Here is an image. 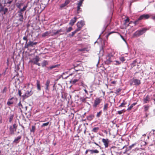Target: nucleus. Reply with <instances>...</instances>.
Here are the masks:
<instances>
[{
  "label": "nucleus",
  "instance_id": "obj_1",
  "mask_svg": "<svg viewBox=\"0 0 155 155\" xmlns=\"http://www.w3.org/2000/svg\"><path fill=\"white\" fill-rule=\"evenodd\" d=\"M107 151L109 152V154H107V155H113L114 154L115 155L120 154L118 148L115 146L112 147L110 150H108Z\"/></svg>",
  "mask_w": 155,
  "mask_h": 155
},
{
  "label": "nucleus",
  "instance_id": "obj_2",
  "mask_svg": "<svg viewBox=\"0 0 155 155\" xmlns=\"http://www.w3.org/2000/svg\"><path fill=\"white\" fill-rule=\"evenodd\" d=\"M114 59V56L111 53H108L106 56V60L105 61V63L107 64H111Z\"/></svg>",
  "mask_w": 155,
  "mask_h": 155
},
{
  "label": "nucleus",
  "instance_id": "obj_3",
  "mask_svg": "<svg viewBox=\"0 0 155 155\" xmlns=\"http://www.w3.org/2000/svg\"><path fill=\"white\" fill-rule=\"evenodd\" d=\"M27 6V5L24 6L22 9L19 10L18 12V16L19 18V20L21 21H23L24 19L23 13L24 11L26 10Z\"/></svg>",
  "mask_w": 155,
  "mask_h": 155
},
{
  "label": "nucleus",
  "instance_id": "obj_4",
  "mask_svg": "<svg viewBox=\"0 0 155 155\" xmlns=\"http://www.w3.org/2000/svg\"><path fill=\"white\" fill-rule=\"evenodd\" d=\"M147 30V29L145 28H143L142 29L138 30L134 33L133 37L134 38L139 37L145 33Z\"/></svg>",
  "mask_w": 155,
  "mask_h": 155
},
{
  "label": "nucleus",
  "instance_id": "obj_5",
  "mask_svg": "<svg viewBox=\"0 0 155 155\" xmlns=\"http://www.w3.org/2000/svg\"><path fill=\"white\" fill-rule=\"evenodd\" d=\"M102 101V99L101 97H96L94 101L93 107L94 108H96L100 104Z\"/></svg>",
  "mask_w": 155,
  "mask_h": 155
},
{
  "label": "nucleus",
  "instance_id": "obj_6",
  "mask_svg": "<svg viewBox=\"0 0 155 155\" xmlns=\"http://www.w3.org/2000/svg\"><path fill=\"white\" fill-rule=\"evenodd\" d=\"M17 125L15 124H14L13 126H10L9 127V133L10 134L13 135L14 134V132L16 130Z\"/></svg>",
  "mask_w": 155,
  "mask_h": 155
},
{
  "label": "nucleus",
  "instance_id": "obj_7",
  "mask_svg": "<svg viewBox=\"0 0 155 155\" xmlns=\"http://www.w3.org/2000/svg\"><path fill=\"white\" fill-rule=\"evenodd\" d=\"M37 42H33L30 41L28 43H25V48H28L29 47H33L34 45H36L37 44Z\"/></svg>",
  "mask_w": 155,
  "mask_h": 155
},
{
  "label": "nucleus",
  "instance_id": "obj_8",
  "mask_svg": "<svg viewBox=\"0 0 155 155\" xmlns=\"http://www.w3.org/2000/svg\"><path fill=\"white\" fill-rule=\"evenodd\" d=\"M33 93V92L31 90H28L22 96V97L24 99H25L31 95Z\"/></svg>",
  "mask_w": 155,
  "mask_h": 155
},
{
  "label": "nucleus",
  "instance_id": "obj_9",
  "mask_svg": "<svg viewBox=\"0 0 155 155\" xmlns=\"http://www.w3.org/2000/svg\"><path fill=\"white\" fill-rule=\"evenodd\" d=\"M132 83L130 84L131 85L133 84L134 83V85H139L140 84V81L138 79L135 78H134L132 80Z\"/></svg>",
  "mask_w": 155,
  "mask_h": 155
},
{
  "label": "nucleus",
  "instance_id": "obj_10",
  "mask_svg": "<svg viewBox=\"0 0 155 155\" xmlns=\"http://www.w3.org/2000/svg\"><path fill=\"white\" fill-rule=\"evenodd\" d=\"M150 17V15L147 14H144L143 15H140L138 18V20H145L149 18Z\"/></svg>",
  "mask_w": 155,
  "mask_h": 155
},
{
  "label": "nucleus",
  "instance_id": "obj_11",
  "mask_svg": "<svg viewBox=\"0 0 155 155\" xmlns=\"http://www.w3.org/2000/svg\"><path fill=\"white\" fill-rule=\"evenodd\" d=\"M102 142L103 143L105 147L106 148L108 147L110 142L108 139L103 138L102 139Z\"/></svg>",
  "mask_w": 155,
  "mask_h": 155
},
{
  "label": "nucleus",
  "instance_id": "obj_12",
  "mask_svg": "<svg viewBox=\"0 0 155 155\" xmlns=\"http://www.w3.org/2000/svg\"><path fill=\"white\" fill-rule=\"evenodd\" d=\"M86 129V127L84 124L80 125L78 127V130L81 131H83L84 132H85Z\"/></svg>",
  "mask_w": 155,
  "mask_h": 155
},
{
  "label": "nucleus",
  "instance_id": "obj_13",
  "mask_svg": "<svg viewBox=\"0 0 155 155\" xmlns=\"http://www.w3.org/2000/svg\"><path fill=\"white\" fill-rule=\"evenodd\" d=\"M85 23L84 21H81L80 22H78V31L80 30L82 27L85 25Z\"/></svg>",
  "mask_w": 155,
  "mask_h": 155
},
{
  "label": "nucleus",
  "instance_id": "obj_14",
  "mask_svg": "<svg viewBox=\"0 0 155 155\" xmlns=\"http://www.w3.org/2000/svg\"><path fill=\"white\" fill-rule=\"evenodd\" d=\"M21 136H19L15 138L13 142L15 143H18V142H19L20 141V140L21 139Z\"/></svg>",
  "mask_w": 155,
  "mask_h": 155
},
{
  "label": "nucleus",
  "instance_id": "obj_15",
  "mask_svg": "<svg viewBox=\"0 0 155 155\" xmlns=\"http://www.w3.org/2000/svg\"><path fill=\"white\" fill-rule=\"evenodd\" d=\"M39 58L36 56L35 58L33 59L32 61L34 64H36L39 61Z\"/></svg>",
  "mask_w": 155,
  "mask_h": 155
},
{
  "label": "nucleus",
  "instance_id": "obj_16",
  "mask_svg": "<svg viewBox=\"0 0 155 155\" xmlns=\"http://www.w3.org/2000/svg\"><path fill=\"white\" fill-rule=\"evenodd\" d=\"M78 51H83L84 52H87L88 51L87 48H82L78 49Z\"/></svg>",
  "mask_w": 155,
  "mask_h": 155
},
{
  "label": "nucleus",
  "instance_id": "obj_17",
  "mask_svg": "<svg viewBox=\"0 0 155 155\" xmlns=\"http://www.w3.org/2000/svg\"><path fill=\"white\" fill-rule=\"evenodd\" d=\"M109 104L108 103H105L104 104L103 107V111H106L107 110L108 108Z\"/></svg>",
  "mask_w": 155,
  "mask_h": 155
},
{
  "label": "nucleus",
  "instance_id": "obj_18",
  "mask_svg": "<svg viewBox=\"0 0 155 155\" xmlns=\"http://www.w3.org/2000/svg\"><path fill=\"white\" fill-rule=\"evenodd\" d=\"M88 98V97H81L80 98V101H81V103H85L86 102V99Z\"/></svg>",
  "mask_w": 155,
  "mask_h": 155
},
{
  "label": "nucleus",
  "instance_id": "obj_19",
  "mask_svg": "<svg viewBox=\"0 0 155 155\" xmlns=\"http://www.w3.org/2000/svg\"><path fill=\"white\" fill-rule=\"evenodd\" d=\"M77 18L76 17H74L72 19L69 23V24L72 25H74V23L76 22Z\"/></svg>",
  "mask_w": 155,
  "mask_h": 155
},
{
  "label": "nucleus",
  "instance_id": "obj_20",
  "mask_svg": "<svg viewBox=\"0 0 155 155\" xmlns=\"http://www.w3.org/2000/svg\"><path fill=\"white\" fill-rule=\"evenodd\" d=\"M50 83V81L49 80H48L46 81V83L45 84V85L46 86L45 89L46 90H48V87Z\"/></svg>",
  "mask_w": 155,
  "mask_h": 155
},
{
  "label": "nucleus",
  "instance_id": "obj_21",
  "mask_svg": "<svg viewBox=\"0 0 155 155\" xmlns=\"http://www.w3.org/2000/svg\"><path fill=\"white\" fill-rule=\"evenodd\" d=\"M13 97H12L8 99V101L7 102V104L8 106H10L13 103V101H12L13 99Z\"/></svg>",
  "mask_w": 155,
  "mask_h": 155
},
{
  "label": "nucleus",
  "instance_id": "obj_22",
  "mask_svg": "<svg viewBox=\"0 0 155 155\" xmlns=\"http://www.w3.org/2000/svg\"><path fill=\"white\" fill-rule=\"evenodd\" d=\"M48 64V62L46 60H44L41 63V65L42 67H44Z\"/></svg>",
  "mask_w": 155,
  "mask_h": 155
},
{
  "label": "nucleus",
  "instance_id": "obj_23",
  "mask_svg": "<svg viewBox=\"0 0 155 155\" xmlns=\"http://www.w3.org/2000/svg\"><path fill=\"white\" fill-rule=\"evenodd\" d=\"M84 0H80L79 2L78 3V13L79 11L80 12V7L82 6V3Z\"/></svg>",
  "mask_w": 155,
  "mask_h": 155
},
{
  "label": "nucleus",
  "instance_id": "obj_24",
  "mask_svg": "<svg viewBox=\"0 0 155 155\" xmlns=\"http://www.w3.org/2000/svg\"><path fill=\"white\" fill-rule=\"evenodd\" d=\"M150 100V98L148 96H147L145 97L143 99L144 103H147V102H149Z\"/></svg>",
  "mask_w": 155,
  "mask_h": 155
},
{
  "label": "nucleus",
  "instance_id": "obj_25",
  "mask_svg": "<svg viewBox=\"0 0 155 155\" xmlns=\"http://www.w3.org/2000/svg\"><path fill=\"white\" fill-rule=\"evenodd\" d=\"M94 115L93 114H91L87 117V119L89 120H92L94 117Z\"/></svg>",
  "mask_w": 155,
  "mask_h": 155
},
{
  "label": "nucleus",
  "instance_id": "obj_26",
  "mask_svg": "<svg viewBox=\"0 0 155 155\" xmlns=\"http://www.w3.org/2000/svg\"><path fill=\"white\" fill-rule=\"evenodd\" d=\"M23 4L22 3H17L16 4V5L17 8L19 9V10L22 9V8H21V6L23 5Z\"/></svg>",
  "mask_w": 155,
  "mask_h": 155
},
{
  "label": "nucleus",
  "instance_id": "obj_27",
  "mask_svg": "<svg viewBox=\"0 0 155 155\" xmlns=\"http://www.w3.org/2000/svg\"><path fill=\"white\" fill-rule=\"evenodd\" d=\"M137 104V103H134L131 104L130 106L127 109V110L128 111H130L132 109L133 107L135 105Z\"/></svg>",
  "mask_w": 155,
  "mask_h": 155
},
{
  "label": "nucleus",
  "instance_id": "obj_28",
  "mask_svg": "<svg viewBox=\"0 0 155 155\" xmlns=\"http://www.w3.org/2000/svg\"><path fill=\"white\" fill-rule=\"evenodd\" d=\"M37 89L38 90H41V88L40 86V82L38 80H37Z\"/></svg>",
  "mask_w": 155,
  "mask_h": 155
},
{
  "label": "nucleus",
  "instance_id": "obj_29",
  "mask_svg": "<svg viewBox=\"0 0 155 155\" xmlns=\"http://www.w3.org/2000/svg\"><path fill=\"white\" fill-rule=\"evenodd\" d=\"M137 62V59H136L133 61L131 64V67L133 68L136 65V63Z\"/></svg>",
  "mask_w": 155,
  "mask_h": 155
},
{
  "label": "nucleus",
  "instance_id": "obj_30",
  "mask_svg": "<svg viewBox=\"0 0 155 155\" xmlns=\"http://www.w3.org/2000/svg\"><path fill=\"white\" fill-rule=\"evenodd\" d=\"M127 104V102L125 101V100L123 101V102L121 103L120 105L119 106V107H124V105Z\"/></svg>",
  "mask_w": 155,
  "mask_h": 155
},
{
  "label": "nucleus",
  "instance_id": "obj_31",
  "mask_svg": "<svg viewBox=\"0 0 155 155\" xmlns=\"http://www.w3.org/2000/svg\"><path fill=\"white\" fill-rule=\"evenodd\" d=\"M50 34V32H49L47 31L43 33L42 34V37H45L48 35Z\"/></svg>",
  "mask_w": 155,
  "mask_h": 155
},
{
  "label": "nucleus",
  "instance_id": "obj_32",
  "mask_svg": "<svg viewBox=\"0 0 155 155\" xmlns=\"http://www.w3.org/2000/svg\"><path fill=\"white\" fill-rule=\"evenodd\" d=\"M90 153H99V151L97 150H90Z\"/></svg>",
  "mask_w": 155,
  "mask_h": 155
},
{
  "label": "nucleus",
  "instance_id": "obj_33",
  "mask_svg": "<svg viewBox=\"0 0 155 155\" xmlns=\"http://www.w3.org/2000/svg\"><path fill=\"white\" fill-rule=\"evenodd\" d=\"M99 130V128L98 127H95L92 129V131L95 133H97L98 132Z\"/></svg>",
  "mask_w": 155,
  "mask_h": 155
},
{
  "label": "nucleus",
  "instance_id": "obj_34",
  "mask_svg": "<svg viewBox=\"0 0 155 155\" xmlns=\"http://www.w3.org/2000/svg\"><path fill=\"white\" fill-rule=\"evenodd\" d=\"M121 90L122 89L121 88H119L116 90L115 93V94H117V95H119L120 94H119V93L121 91Z\"/></svg>",
  "mask_w": 155,
  "mask_h": 155
},
{
  "label": "nucleus",
  "instance_id": "obj_35",
  "mask_svg": "<svg viewBox=\"0 0 155 155\" xmlns=\"http://www.w3.org/2000/svg\"><path fill=\"white\" fill-rule=\"evenodd\" d=\"M57 66H58L57 65H52L51 66L48 67V70H51L53 68H56Z\"/></svg>",
  "mask_w": 155,
  "mask_h": 155
},
{
  "label": "nucleus",
  "instance_id": "obj_36",
  "mask_svg": "<svg viewBox=\"0 0 155 155\" xmlns=\"http://www.w3.org/2000/svg\"><path fill=\"white\" fill-rule=\"evenodd\" d=\"M144 111L145 112H146L147 111L149 108V106L148 105H145L144 106Z\"/></svg>",
  "mask_w": 155,
  "mask_h": 155
},
{
  "label": "nucleus",
  "instance_id": "obj_37",
  "mask_svg": "<svg viewBox=\"0 0 155 155\" xmlns=\"http://www.w3.org/2000/svg\"><path fill=\"white\" fill-rule=\"evenodd\" d=\"M35 129V126H31V129L30 131L31 132H32L33 133H34Z\"/></svg>",
  "mask_w": 155,
  "mask_h": 155
},
{
  "label": "nucleus",
  "instance_id": "obj_38",
  "mask_svg": "<svg viewBox=\"0 0 155 155\" xmlns=\"http://www.w3.org/2000/svg\"><path fill=\"white\" fill-rule=\"evenodd\" d=\"M130 21L129 18L128 17H127L126 19L125 20V22L124 23V25H126L127 22H128Z\"/></svg>",
  "mask_w": 155,
  "mask_h": 155
},
{
  "label": "nucleus",
  "instance_id": "obj_39",
  "mask_svg": "<svg viewBox=\"0 0 155 155\" xmlns=\"http://www.w3.org/2000/svg\"><path fill=\"white\" fill-rule=\"evenodd\" d=\"M14 117V115L13 114H11L9 118V121L10 122H11L12 120V119H13Z\"/></svg>",
  "mask_w": 155,
  "mask_h": 155
},
{
  "label": "nucleus",
  "instance_id": "obj_40",
  "mask_svg": "<svg viewBox=\"0 0 155 155\" xmlns=\"http://www.w3.org/2000/svg\"><path fill=\"white\" fill-rule=\"evenodd\" d=\"M77 30H78L77 29L74 31L72 32V34H69V36H73L76 33Z\"/></svg>",
  "mask_w": 155,
  "mask_h": 155
},
{
  "label": "nucleus",
  "instance_id": "obj_41",
  "mask_svg": "<svg viewBox=\"0 0 155 155\" xmlns=\"http://www.w3.org/2000/svg\"><path fill=\"white\" fill-rule=\"evenodd\" d=\"M120 60L122 62H124L126 60V59L124 57H121L120 58Z\"/></svg>",
  "mask_w": 155,
  "mask_h": 155
},
{
  "label": "nucleus",
  "instance_id": "obj_42",
  "mask_svg": "<svg viewBox=\"0 0 155 155\" xmlns=\"http://www.w3.org/2000/svg\"><path fill=\"white\" fill-rule=\"evenodd\" d=\"M125 111L124 110H121L118 111H117L118 114L120 115L122 114L124 112H125Z\"/></svg>",
  "mask_w": 155,
  "mask_h": 155
},
{
  "label": "nucleus",
  "instance_id": "obj_43",
  "mask_svg": "<svg viewBox=\"0 0 155 155\" xmlns=\"http://www.w3.org/2000/svg\"><path fill=\"white\" fill-rule=\"evenodd\" d=\"M102 113V111H100L99 112H98L96 115V117H99L100 116Z\"/></svg>",
  "mask_w": 155,
  "mask_h": 155
},
{
  "label": "nucleus",
  "instance_id": "obj_44",
  "mask_svg": "<svg viewBox=\"0 0 155 155\" xmlns=\"http://www.w3.org/2000/svg\"><path fill=\"white\" fill-rule=\"evenodd\" d=\"M18 105L20 109L21 110V108H23L22 105L20 101L19 103L18 104Z\"/></svg>",
  "mask_w": 155,
  "mask_h": 155
},
{
  "label": "nucleus",
  "instance_id": "obj_45",
  "mask_svg": "<svg viewBox=\"0 0 155 155\" xmlns=\"http://www.w3.org/2000/svg\"><path fill=\"white\" fill-rule=\"evenodd\" d=\"M139 21H140V20H138V18L135 20V21L134 22V23L135 24V25H137V24H138L139 23Z\"/></svg>",
  "mask_w": 155,
  "mask_h": 155
},
{
  "label": "nucleus",
  "instance_id": "obj_46",
  "mask_svg": "<svg viewBox=\"0 0 155 155\" xmlns=\"http://www.w3.org/2000/svg\"><path fill=\"white\" fill-rule=\"evenodd\" d=\"M49 123V122H47L46 123H43V124H42V125L41 126V127H45V126H47L48 125Z\"/></svg>",
  "mask_w": 155,
  "mask_h": 155
},
{
  "label": "nucleus",
  "instance_id": "obj_47",
  "mask_svg": "<svg viewBox=\"0 0 155 155\" xmlns=\"http://www.w3.org/2000/svg\"><path fill=\"white\" fill-rule=\"evenodd\" d=\"M150 17L151 19L153 20H155V14L153 15H150Z\"/></svg>",
  "mask_w": 155,
  "mask_h": 155
},
{
  "label": "nucleus",
  "instance_id": "obj_48",
  "mask_svg": "<svg viewBox=\"0 0 155 155\" xmlns=\"http://www.w3.org/2000/svg\"><path fill=\"white\" fill-rule=\"evenodd\" d=\"M66 5H67L66 4H65V3H64L61 4L60 5V8H63Z\"/></svg>",
  "mask_w": 155,
  "mask_h": 155
},
{
  "label": "nucleus",
  "instance_id": "obj_49",
  "mask_svg": "<svg viewBox=\"0 0 155 155\" xmlns=\"http://www.w3.org/2000/svg\"><path fill=\"white\" fill-rule=\"evenodd\" d=\"M72 29V28L71 27H70L67 30V32H70V31H71Z\"/></svg>",
  "mask_w": 155,
  "mask_h": 155
},
{
  "label": "nucleus",
  "instance_id": "obj_50",
  "mask_svg": "<svg viewBox=\"0 0 155 155\" xmlns=\"http://www.w3.org/2000/svg\"><path fill=\"white\" fill-rule=\"evenodd\" d=\"M23 40L26 41L25 43H27L28 41V39H27V37H26V36L24 37H23Z\"/></svg>",
  "mask_w": 155,
  "mask_h": 155
},
{
  "label": "nucleus",
  "instance_id": "obj_51",
  "mask_svg": "<svg viewBox=\"0 0 155 155\" xmlns=\"http://www.w3.org/2000/svg\"><path fill=\"white\" fill-rule=\"evenodd\" d=\"M70 1L71 0H66L65 1L64 3H65V4H66L67 5L69 4L70 2Z\"/></svg>",
  "mask_w": 155,
  "mask_h": 155
},
{
  "label": "nucleus",
  "instance_id": "obj_52",
  "mask_svg": "<svg viewBox=\"0 0 155 155\" xmlns=\"http://www.w3.org/2000/svg\"><path fill=\"white\" fill-rule=\"evenodd\" d=\"M116 63L115 64L116 65H119L121 64V63L119 61H115Z\"/></svg>",
  "mask_w": 155,
  "mask_h": 155
},
{
  "label": "nucleus",
  "instance_id": "obj_53",
  "mask_svg": "<svg viewBox=\"0 0 155 155\" xmlns=\"http://www.w3.org/2000/svg\"><path fill=\"white\" fill-rule=\"evenodd\" d=\"M116 32H110V33H109L107 35V36H106V37H107V38H108V37H109V36L111 34H112L113 33H115Z\"/></svg>",
  "mask_w": 155,
  "mask_h": 155
},
{
  "label": "nucleus",
  "instance_id": "obj_54",
  "mask_svg": "<svg viewBox=\"0 0 155 155\" xmlns=\"http://www.w3.org/2000/svg\"><path fill=\"white\" fill-rule=\"evenodd\" d=\"M120 35V37L123 40V41H124L125 42H126V40H125V39H124V37L122 35H120V34H119Z\"/></svg>",
  "mask_w": 155,
  "mask_h": 155
},
{
  "label": "nucleus",
  "instance_id": "obj_55",
  "mask_svg": "<svg viewBox=\"0 0 155 155\" xmlns=\"http://www.w3.org/2000/svg\"><path fill=\"white\" fill-rule=\"evenodd\" d=\"M7 88L6 87H5L4 88V89L2 91V93H4V92H6V91Z\"/></svg>",
  "mask_w": 155,
  "mask_h": 155
},
{
  "label": "nucleus",
  "instance_id": "obj_56",
  "mask_svg": "<svg viewBox=\"0 0 155 155\" xmlns=\"http://www.w3.org/2000/svg\"><path fill=\"white\" fill-rule=\"evenodd\" d=\"M18 94L20 96H21V91L20 90H18Z\"/></svg>",
  "mask_w": 155,
  "mask_h": 155
},
{
  "label": "nucleus",
  "instance_id": "obj_57",
  "mask_svg": "<svg viewBox=\"0 0 155 155\" xmlns=\"http://www.w3.org/2000/svg\"><path fill=\"white\" fill-rule=\"evenodd\" d=\"M108 150H106L105 153L104 154V155H107V154H109V152L107 151Z\"/></svg>",
  "mask_w": 155,
  "mask_h": 155
},
{
  "label": "nucleus",
  "instance_id": "obj_58",
  "mask_svg": "<svg viewBox=\"0 0 155 155\" xmlns=\"http://www.w3.org/2000/svg\"><path fill=\"white\" fill-rule=\"evenodd\" d=\"M135 145V144H133L129 147L130 149H131Z\"/></svg>",
  "mask_w": 155,
  "mask_h": 155
},
{
  "label": "nucleus",
  "instance_id": "obj_59",
  "mask_svg": "<svg viewBox=\"0 0 155 155\" xmlns=\"http://www.w3.org/2000/svg\"><path fill=\"white\" fill-rule=\"evenodd\" d=\"M13 0H8L9 1L7 2V3L10 4L12 3Z\"/></svg>",
  "mask_w": 155,
  "mask_h": 155
},
{
  "label": "nucleus",
  "instance_id": "obj_60",
  "mask_svg": "<svg viewBox=\"0 0 155 155\" xmlns=\"http://www.w3.org/2000/svg\"><path fill=\"white\" fill-rule=\"evenodd\" d=\"M85 113H84V114H79L80 115V117H84V115L85 114ZM78 115H79V114H78Z\"/></svg>",
  "mask_w": 155,
  "mask_h": 155
},
{
  "label": "nucleus",
  "instance_id": "obj_61",
  "mask_svg": "<svg viewBox=\"0 0 155 155\" xmlns=\"http://www.w3.org/2000/svg\"><path fill=\"white\" fill-rule=\"evenodd\" d=\"M116 82H117L116 81H112L111 82V83L112 84H116Z\"/></svg>",
  "mask_w": 155,
  "mask_h": 155
},
{
  "label": "nucleus",
  "instance_id": "obj_62",
  "mask_svg": "<svg viewBox=\"0 0 155 155\" xmlns=\"http://www.w3.org/2000/svg\"><path fill=\"white\" fill-rule=\"evenodd\" d=\"M58 32V33L61 31H63L62 30V29H60L59 30H57Z\"/></svg>",
  "mask_w": 155,
  "mask_h": 155
},
{
  "label": "nucleus",
  "instance_id": "obj_63",
  "mask_svg": "<svg viewBox=\"0 0 155 155\" xmlns=\"http://www.w3.org/2000/svg\"><path fill=\"white\" fill-rule=\"evenodd\" d=\"M58 34V32L57 31L56 32H54V35H56Z\"/></svg>",
  "mask_w": 155,
  "mask_h": 155
},
{
  "label": "nucleus",
  "instance_id": "obj_64",
  "mask_svg": "<svg viewBox=\"0 0 155 155\" xmlns=\"http://www.w3.org/2000/svg\"><path fill=\"white\" fill-rule=\"evenodd\" d=\"M90 150H87L85 152V153L86 154H87V153L88 152H90Z\"/></svg>",
  "mask_w": 155,
  "mask_h": 155
}]
</instances>
